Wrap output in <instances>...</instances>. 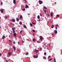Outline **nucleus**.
<instances>
[{
    "mask_svg": "<svg viewBox=\"0 0 62 62\" xmlns=\"http://www.w3.org/2000/svg\"><path fill=\"white\" fill-rule=\"evenodd\" d=\"M33 57H34V58H37L38 57V55H37L36 56V55H34L33 56Z\"/></svg>",
    "mask_w": 62,
    "mask_h": 62,
    "instance_id": "39448f33",
    "label": "nucleus"
},
{
    "mask_svg": "<svg viewBox=\"0 0 62 62\" xmlns=\"http://www.w3.org/2000/svg\"><path fill=\"white\" fill-rule=\"evenodd\" d=\"M50 56H48V58H50Z\"/></svg>",
    "mask_w": 62,
    "mask_h": 62,
    "instance_id": "72a5a7b5",
    "label": "nucleus"
},
{
    "mask_svg": "<svg viewBox=\"0 0 62 62\" xmlns=\"http://www.w3.org/2000/svg\"><path fill=\"white\" fill-rule=\"evenodd\" d=\"M40 16H42V15L41 13H40Z\"/></svg>",
    "mask_w": 62,
    "mask_h": 62,
    "instance_id": "bb28decb",
    "label": "nucleus"
},
{
    "mask_svg": "<svg viewBox=\"0 0 62 62\" xmlns=\"http://www.w3.org/2000/svg\"><path fill=\"white\" fill-rule=\"evenodd\" d=\"M44 54H45V55L46 54V53H44Z\"/></svg>",
    "mask_w": 62,
    "mask_h": 62,
    "instance_id": "4c0bfd02",
    "label": "nucleus"
},
{
    "mask_svg": "<svg viewBox=\"0 0 62 62\" xmlns=\"http://www.w3.org/2000/svg\"><path fill=\"white\" fill-rule=\"evenodd\" d=\"M8 54L9 56H10V54H11V53L10 52H9L8 53Z\"/></svg>",
    "mask_w": 62,
    "mask_h": 62,
    "instance_id": "0eeeda50",
    "label": "nucleus"
},
{
    "mask_svg": "<svg viewBox=\"0 0 62 62\" xmlns=\"http://www.w3.org/2000/svg\"><path fill=\"white\" fill-rule=\"evenodd\" d=\"M13 48L14 49V51H16V48H15V46H13Z\"/></svg>",
    "mask_w": 62,
    "mask_h": 62,
    "instance_id": "1a4fd4ad",
    "label": "nucleus"
},
{
    "mask_svg": "<svg viewBox=\"0 0 62 62\" xmlns=\"http://www.w3.org/2000/svg\"><path fill=\"white\" fill-rule=\"evenodd\" d=\"M34 24H36V23H33Z\"/></svg>",
    "mask_w": 62,
    "mask_h": 62,
    "instance_id": "8fccbe9b",
    "label": "nucleus"
},
{
    "mask_svg": "<svg viewBox=\"0 0 62 62\" xmlns=\"http://www.w3.org/2000/svg\"><path fill=\"white\" fill-rule=\"evenodd\" d=\"M55 29H57V27H55Z\"/></svg>",
    "mask_w": 62,
    "mask_h": 62,
    "instance_id": "ea45409f",
    "label": "nucleus"
},
{
    "mask_svg": "<svg viewBox=\"0 0 62 62\" xmlns=\"http://www.w3.org/2000/svg\"><path fill=\"white\" fill-rule=\"evenodd\" d=\"M25 8H29V7L28 6L27 4H26L25 5Z\"/></svg>",
    "mask_w": 62,
    "mask_h": 62,
    "instance_id": "423d86ee",
    "label": "nucleus"
},
{
    "mask_svg": "<svg viewBox=\"0 0 62 62\" xmlns=\"http://www.w3.org/2000/svg\"><path fill=\"white\" fill-rule=\"evenodd\" d=\"M12 20L13 22H15V19H12Z\"/></svg>",
    "mask_w": 62,
    "mask_h": 62,
    "instance_id": "6e6552de",
    "label": "nucleus"
},
{
    "mask_svg": "<svg viewBox=\"0 0 62 62\" xmlns=\"http://www.w3.org/2000/svg\"><path fill=\"white\" fill-rule=\"evenodd\" d=\"M55 26L56 27H57V26H58V25H55Z\"/></svg>",
    "mask_w": 62,
    "mask_h": 62,
    "instance_id": "58836bf2",
    "label": "nucleus"
},
{
    "mask_svg": "<svg viewBox=\"0 0 62 62\" xmlns=\"http://www.w3.org/2000/svg\"><path fill=\"white\" fill-rule=\"evenodd\" d=\"M40 18V17L38 15V16L37 17V18H38V19H39Z\"/></svg>",
    "mask_w": 62,
    "mask_h": 62,
    "instance_id": "6ab92c4d",
    "label": "nucleus"
},
{
    "mask_svg": "<svg viewBox=\"0 0 62 62\" xmlns=\"http://www.w3.org/2000/svg\"><path fill=\"white\" fill-rule=\"evenodd\" d=\"M11 23L13 25H14V24H13V23Z\"/></svg>",
    "mask_w": 62,
    "mask_h": 62,
    "instance_id": "37998d69",
    "label": "nucleus"
},
{
    "mask_svg": "<svg viewBox=\"0 0 62 62\" xmlns=\"http://www.w3.org/2000/svg\"><path fill=\"white\" fill-rule=\"evenodd\" d=\"M16 20L17 22H18L19 21V19L18 18H16Z\"/></svg>",
    "mask_w": 62,
    "mask_h": 62,
    "instance_id": "4468645a",
    "label": "nucleus"
},
{
    "mask_svg": "<svg viewBox=\"0 0 62 62\" xmlns=\"http://www.w3.org/2000/svg\"><path fill=\"white\" fill-rule=\"evenodd\" d=\"M44 44L45 45V44Z\"/></svg>",
    "mask_w": 62,
    "mask_h": 62,
    "instance_id": "774afa93",
    "label": "nucleus"
},
{
    "mask_svg": "<svg viewBox=\"0 0 62 62\" xmlns=\"http://www.w3.org/2000/svg\"><path fill=\"white\" fill-rule=\"evenodd\" d=\"M6 62H8V61H7V60H6Z\"/></svg>",
    "mask_w": 62,
    "mask_h": 62,
    "instance_id": "6e6d98bb",
    "label": "nucleus"
},
{
    "mask_svg": "<svg viewBox=\"0 0 62 62\" xmlns=\"http://www.w3.org/2000/svg\"><path fill=\"white\" fill-rule=\"evenodd\" d=\"M48 16H50V15L49 14L48 15Z\"/></svg>",
    "mask_w": 62,
    "mask_h": 62,
    "instance_id": "13d9d810",
    "label": "nucleus"
},
{
    "mask_svg": "<svg viewBox=\"0 0 62 62\" xmlns=\"http://www.w3.org/2000/svg\"><path fill=\"white\" fill-rule=\"evenodd\" d=\"M42 3H43V2L42 1H41V2L39 3V4H41V3L42 4Z\"/></svg>",
    "mask_w": 62,
    "mask_h": 62,
    "instance_id": "aec40b11",
    "label": "nucleus"
},
{
    "mask_svg": "<svg viewBox=\"0 0 62 62\" xmlns=\"http://www.w3.org/2000/svg\"><path fill=\"white\" fill-rule=\"evenodd\" d=\"M52 59H50L49 60V61H51V60H52Z\"/></svg>",
    "mask_w": 62,
    "mask_h": 62,
    "instance_id": "a878e982",
    "label": "nucleus"
},
{
    "mask_svg": "<svg viewBox=\"0 0 62 62\" xmlns=\"http://www.w3.org/2000/svg\"><path fill=\"white\" fill-rule=\"evenodd\" d=\"M22 16L21 15L20 17V19H22Z\"/></svg>",
    "mask_w": 62,
    "mask_h": 62,
    "instance_id": "4be33fe9",
    "label": "nucleus"
},
{
    "mask_svg": "<svg viewBox=\"0 0 62 62\" xmlns=\"http://www.w3.org/2000/svg\"><path fill=\"white\" fill-rule=\"evenodd\" d=\"M13 2L14 4H16V0H13Z\"/></svg>",
    "mask_w": 62,
    "mask_h": 62,
    "instance_id": "9b49d317",
    "label": "nucleus"
},
{
    "mask_svg": "<svg viewBox=\"0 0 62 62\" xmlns=\"http://www.w3.org/2000/svg\"><path fill=\"white\" fill-rule=\"evenodd\" d=\"M22 32H23V31H20V33L21 34V33H22Z\"/></svg>",
    "mask_w": 62,
    "mask_h": 62,
    "instance_id": "473e14b6",
    "label": "nucleus"
},
{
    "mask_svg": "<svg viewBox=\"0 0 62 62\" xmlns=\"http://www.w3.org/2000/svg\"><path fill=\"white\" fill-rule=\"evenodd\" d=\"M54 62H56L55 61H54Z\"/></svg>",
    "mask_w": 62,
    "mask_h": 62,
    "instance_id": "e2e57ef3",
    "label": "nucleus"
},
{
    "mask_svg": "<svg viewBox=\"0 0 62 62\" xmlns=\"http://www.w3.org/2000/svg\"><path fill=\"white\" fill-rule=\"evenodd\" d=\"M5 38L6 37H5V36H3L2 37V39H5Z\"/></svg>",
    "mask_w": 62,
    "mask_h": 62,
    "instance_id": "f8f14e48",
    "label": "nucleus"
},
{
    "mask_svg": "<svg viewBox=\"0 0 62 62\" xmlns=\"http://www.w3.org/2000/svg\"><path fill=\"white\" fill-rule=\"evenodd\" d=\"M41 2V0H39V3H40V2Z\"/></svg>",
    "mask_w": 62,
    "mask_h": 62,
    "instance_id": "7c9ffc66",
    "label": "nucleus"
},
{
    "mask_svg": "<svg viewBox=\"0 0 62 62\" xmlns=\"http://www.w3.org/2000/svg\"><path fill=\"white\" fill-rule=\"evenodd\" d=\"M4 11V9H1V10H0V11L1 12V13H3V11Z\"/></svg>",
    "mask_w": 62,
    "mask_h": 62,
    "instance_id": "f03ea898",
    "label": "nucleus"
},
{
    "mask_svg": "<svg viewBox=\"0 0 62 62\" xmlns=\"http://www.w3.org/2000/svg\"><path fill=\"white\" fill-rule=\"evenodd\" d=\"M9 16H5V18L7 19V18H8V17H9Z\"/></svg>",
    "mask_w": 62,
    "mask_h": 62,
    "instance_id": "2eb2a0df",
    "label": "nucleus"
},
{
    "mask_svg": "<svg viewBox=\"0 0 62 62\" xmlns=\"http://www.w3.org/2000/svg\"><path fill=\"white\" fill-rule=\"evenodd\" d=\"M47 11L46 10H45L44 12H46Z\"/></svg>",
    "mask_w": 62,
    "mask_h": 62,
    "instance_id": "a19ab883",
    "label": "nucleus"
},
{
    "mask_svg": "<svg viewBox=\"0 0 62 62\" xmlns=\"http://www.w3.org/2000/svg\"><path fill=\"white\" fill-rule=\"evenodd\" d=\"M23 11H25V8L23 9H22Z\"/></svg>",
    "mask_w": 62,
    "mask_h": 62,
    "instance_id": "393cba45",
    "label": "nucleus"
},
{
    "mask_svg": "<svg viewBox=\"0 0 62 62\" xmlns=\"http://www.w3.org/2000/svg\"><path fill=\"white\" fill-rule=\"evenodd\" d=\"M15 28H12V30H13V33H14V34H13V35L15 37H17V36H16V33H15Z\"/></svg>",
    "mask_w": 62,
    "mask_h": 62,
    "instance_id": "f257e3e1",
    "label": "nucleus"
},
{
    "mask_svg": "<svg viewBox=\"0 0 62 62\" xmlns=\"http://www.w3.org/2000/svg\"><path fill=\"white\" fill-rule=\"evenodd\" d=\"M55 31L54 32L55 33V34H56L57 33V31L56 30H55Z\"/></svg>",
    "mask_w": 62,
    "mask_h": 62,
    "instance_id": "ddd939ff",
    "label": "nucleus"
},
{
    "mask_svg": "<svg viewBox=\"0 0 62 62\" xmlns=\"http://www.w3.org/2000/svg\"><path fill=\"white\" fill-rule=\"evenodd\" d=\"M30 25H31V26H33L32 24L31 23H30Z\"/></svg>",
    "mask_w": 62,
    "mask_h": 62,
    "instance_id": "c756f323",
    "label": "nucleus"
},
{
    "mask_svg": "<svg viewBox=\"0 0 62 62\" xmlns=\"http://www.w3.org/2000/svg\"><path fill=\"white\" fill-rule=\"evenodd\" d=\"M19 24H22V22H21V21H20L19 22Z\"/></svg>",
    "mask_w": 62,
    "mask_h": 62,
    "instance_id": "412c9836",
    "label": "nucleus"
},
{
    "mask_svg": "<svg viewBox=\"0 0 62 62\" xmlns=\"http://www.w3.org/2000/svg\"><path fill=\"white\" fill-rule=\"evenodd\" d=\"M49 46H51V44H49Z\"/></svg>",
    "mask_w": 62,
    "mask_h": 62,
    "instance_id": "4d7b16f0",
    "label": "nucleus"
},
{
    "mask_svg": "<svg viewBox=\"0 0 62 62\" xmlns=\"http://www.w3.org/2000/svg\"><path fill=\"white\" fill-rule=\"evenodd\" d=\"M13 43H14V44H15V42H13Z\"/></svg>",
    "mask_w": 62,
    "mask_h": 62,
    "instance_id": "f704fd0d",
    "label": "nucleus"
},
{
    "mask_svg": "<svg viewBox=\"0 0 62 62\" xmlns=\"http://www.w3.org/2000/svg\"><path fill=\"white\" fill-rule=\"evenodd\" d=\"M32 31L33 32H35V30H32Z\"/></svg>",
    "mask_w": 62,
    "mask_h": 62,
    "instance_id": "c85d7f7f",
    "label": "nucleus"
},
{
    "mask_svg": "<svg viewBox=\"0 0 62 62\" xmlns=\"http://www.w3.org/2000/svg\"><path fill=\"white\" fill-rule=\"evenodd\" d=\"M34 52H36V53H38V52H39V51L38 50H37V49H35V50Z\"/></svg>",
    "mask_w": 62,
    "mask_h": 62,
    "instance_id": "7ed1b4c3",
    "label": "nucleus"
},
{
    "mask_svg": "<svg viewBox=\"0 0 62 62\" xmlns=\"http://www.w3.org/2000/svg\"><path fill=\"white\" fill-rule=\"evenodd\" d=\"M26 40H27V41H29V39H26Z\"/></svg>",
    "mask_w": 62,
    "mask_h": 62,
    "instance_id": "c9c22d12",
    "label": "nucleus"
},
{
    "mask_svg": "<svg viewBox=\"0 0 62 62\" xmlns=\"http://www.w3.org/2000/svg\"><path fill=\"white\" fill-rule=\"evenodd\" d=\"M32 24H34V23H33V22H32Z\"/></svg>",
    "mask_w": 62,
    "mask_h": 62,
    "instance_id": "69168bd1",
    "label": "nucleus"
},
{
    "mask_svg": "<svg viewBox=\"0 0 62 62\" xmlns=\"http://www.w3.org/2000/svg\"><path fill=\"white\" fill-rule=\"evenodd\" d=\"M19 42H18V44H19Z\"/></svg>",
    "mask_w": 62,
    "mask_h": 62,
    "instance_id": "bf43d9fd",
    "label": "nucleus"
},
{
    "mask_svg": "<svg viewBox=\"0 0 62 62\" xmlns=\"http://www.w3.org/2000/svg\"><path fill=\"white\" fill-rule=\"evenodd\" d=\"M44 58L45 59H46V57H44Z\"/></svg>",
    "mask_w": 62,
    "mask_h": 62,
    "instance_id": "e433bc0d",
    "label": "nucleus"
},
{
    "mask_svg": "<svg viewBox=\"0 0 62 62\" xmlns=\"http://www.w3.org/2000/svg\"><path fill=\"white\" fill-rule=\"evenodd\" d=\"M54 3H55V4H56V2H55Z\"/></svg>",
    "mask_w": 62,
    "mask_h": 62,
    "instance_id": "338daca9",
    "label": "nucleus"
},
{
    "mask_svg": "<svg viewBox=\"0 0 62 62\" xmlns=\"http://www.w3.org/2000/svg\"><path fill=\"white\" fill-rule=\"evenodd\" d=\"M35 35V34H33V36H34Z\"/></svg>",
    "mask_w": 62,
    "mask_h": 62,
    "instance_id": "09e8293b",
    "label": "nucleus"
},
{
    "mask_svg": "<svg viewBox=\"0 0 62 62\" xmlns=\"http://www.w3.org/2000/svg\"><path fill=\"white\" fill-rule=\"evenodd\" d=\"M4 59L5 60H6V58H4Z\"/></svg>",
    "mask_w": 62,
    "mask_h": 62,
    "instance_id": "052dcab7",
    "label": "nucleus"
},
{
    "mask_svg": "<svg viewBox=\"0 0 62 62\" xmlns=\"http://www.w3.org/2000/svg\"><path fill=\"white\" fill-rule=\"evenodd\" d=\"M3 5V2H1V5Z\"/></svg>",
    "mask_w": 62,
    "mask_h": 62,
    "instance_id": "cd10ccee",
    "label": "nucleus"
},
{
    "mask_svg": "<svg viewBox=\"0 0 62 62\" xmlns=\"http://www.w3.org/2000/svg\"><path fill=\"white\" fill-rule=\"evenodd\" d=\"M27 1H25V3H27Z\"/></svg>",
    "mask_w": 62,
    "mask_h": 62,
    "instance_id": "3c124183",
    "label": "nucleus"
},
{
    "mask_svg": "<svg viewBox=\"0 0 62 62\" xmlns=\"http://www.w3.org/2000/svg\"><path fill=\"white\" fill-rule=\"evenodd\" d=\"M23 27L24 28H26V26L25 25H24Z\"/></svg>",
    "mask_w": 62,
    "mask_h": 62,
    "instance_id": "dca6fc26",
    "label": "nucleus"
},
{
    "mask_svg": "<svg viewBox=\"0 0 62 62\" xmlns=\"http://www.w3.org/2000/svg\"><path fill=\"white\" fill-rule=\"evenodd\" d=\"M1 55H2V54H0V56H1Z\"/></svg>",
    "mask_w": 62,
    "mask_h": 62,
    "instance_id": "603ef678",
    "label": "nucleus"
},
{
    "mask_svg": "<svg viewBox=\"0 0 62 62\" xmlns=\"http://www.w3.org/2000/svg\"><path fill=\"white\" fill-rule=\"evenodd\" d=\"M43 20V18H41L40 19L38 20V21L40 22V21H42Z\"/></svg>",
    "mask_w": 62,
    "mask_h": 62,
    "instance_id": "20e7f679",
    "label": "nucleus"
},
{
    "mask_svg": "<svg viewBox=\"0 0 62 62\" xmlns=\"http://www.w3.org/2000/svg\"><path fill=\"white\" fill-rule=\"evenodd\" d=\"M27 0H24V1H26Z\"/></svg>",
    "mask_w": 62,
    "mask_h": 62,
    "instance_id": "864d4df0",
    "label": "nucleus"
},
{
    "mask_svg": "<svg viewBox=\"0 0 62 62\" xmlns=\"http://www.w3.org/2000/svg\"><path fill=\"white\" fill-rule=\"evenodd\" d=\"M44 8H45V9H47V8L46 7H44Z\"/></svg>",
    "mask_w": 62,
    "mask_h": 62,
    "instance_id": "b1692460",
    "label": "nucleus"
},
{
    "mask_svg": "<svg viewBox=\"0 0 62 62\" xmlns=\"http://www.w3.org/2000/svg\"><path fill=\"white\" fill-rule=\"evenodd\" d=\"M22 42L23 43H24V41H22Z\"/></svg>",
    "mask_w": 62,
    "mask_h": 62,
    "instance_id": "a18cd8bd",
    "label": "nucleus"
},
{
    "mask_svg": "<svg viewBox=\"0 0 62 62\" xmlns=\"http://www.w3.org/2000/svg\"><path fill=\"white\" fill-rule=\"evenodd\" d=\"M57 17H59V15H57Z\"/></svg>",
    "mask_w": 62,
    "mask_h": 62,
    "instance_id": "c03bdc74",
    "label": "nucleus"
},
{
    "mask_svg": "<svg viewBox=\"0 0 62 62\" xmlns=\"http://www.w3.org/2000/svg\"><path fill=\"white\" fill-rule=\"evenodd\" d=\"M18 52H20V50H18Z\"/></svg>",
    "mask_w": 62,
    "mask_h": 62,
    "instance_id": "49530a36",
    "label": "nucleus"
},
{
    "mask_svg": "<svg viewBox=\"0 0 62 62\" xmlns=\"http://www.w3.org/2000/svg\"><path fill=\"white\" fill-rule=\"evenodd\" d=\"M52 26H51V28H53V27H54V24H53L52 25Z\"/></svg>",
    "mask_w": 62,
    "mask_h": 62,
    "instance_id": "a211bd4d",
    "label": "nucleus"
},
{
    "mask_svg": "<svg viewBox=\"0 0 62 62\" xmlns=\"http://www.w3.org/2000/svg\"><path fill=\"white\" fill-rule=\"evenodd\" d=\"M37 42L38 43H39V41H37Z\"/></svg>",
    "mask_w": 62,
    "mask_h": 62,
    "instance_id": "de8ad7c7",
    "label": "nucleus"
},
{
    "mask_svg": "<svg viewBox=\"0 0 62 62\" xmlns=\"http://www.w3.org/2000/svg\"><path fill=\"white\" fill-rule=\"evenodd\" d=\"M39 38L40 39H43V37L41 36H40Z\"/></svg>",
    "mask_w": 62,
    "mask_h": 62,
    "instance_id": "9d476101",
    "label": "nucleus"
},
{
    "mask_svg": "<svg viewBox=\"0 0 62 62\" xmlns=\"http://www.w3.org/2000/svg\"><path fill=\"white\" fill-rule=\"evenodd\" d=\"M53 13H51L50 14L51 16H53Z\"/></svg>",
    "mask_w": 62,
    "mask_h": 62,
    "instance_id": "f3484780",
    "label": "nucleus"
},
{
    "mask_svg": "<svg viewBox=\"0 0 62 62\" xmlns=\"http://www.w3.org/2000/svg\"><path fill=\"white\" fill-rule=\"evenodd\" d=\"M33 41H35V39H33Z\"/></svg>",
    "mask_w": 62,
    "mask_h": 62,
    "instance_id": "2f4dec72",
    "label": "nucleus"
},
{
    "mask_svg": "<svg viewBox=\"0 0 62 62\" xmlns=\"http://www.w3.org/2000/svg\"><path fill=\"white\" fill-rule=\"evenodd\" d=\"M28 15H30V14H28Z\"/></svg>",
    "mask_w": 62,
    "mask_h": 62,
    "instance_id": "680f3d73",
    "label": "nucleus"
},
{
    "mask_svg": "<svg viewBox=\"0 0 62 62\" xmlns=\"http://www.w3.org/2000/svg\"><path fill=\"white\" fill-rule=\"evenodd\" d=\"M54 35V34H52V35L53 36Z\"/></svg>",
    "mask_w": 62,
    "mask_h": 62,
    "instance_id": "5fc2aeb1",
    "label": "nucleus"
},
{
    "mask_svg": "<svg viewBox=\"0 0 62 62\" xmlns=\"http://www.w3.org/2000/svg\"><path fill=\"white\" fill-rule=\"evenodd\" d=\"M54 61H56L55 59H54Z\"/></svg>",
    "mask_w": 62,
    "mask_h": 62,
    "instance_id": "79ce46f5",
    "label": "nucleus"
},
{
    "mask_svg": "<svg viewBox=\"0 0 62 62\" xmlns=\"http://www.w3.org/2000/svg\"><path fill=\"white\" fill-rule=\"evenodd\" d=\"M28 52H27L25 54V55H28Z\"/></svg>",
    "mask_w": 62,
    "mask_h": 62,
    "instance_id": "5701e85b",
    "label": "nucleus"
},
{
    "mask_svg": "<svg viewBox=\"0 0 62 62\" xmlns=\"http://www.w3.org/2000/svg\"><path fill=\"white\" fill-rule=\"evenodd\" d=\"M42 41V39H41V41Z\"/></svg>",
    "mask_w": 62,
    "mask_h": 62,
    "instance_id": "0e129e2a",
    "label": "nucleus"
}]
</instances>
